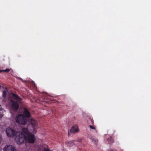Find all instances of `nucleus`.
<instances>
[{
    "instance_id": "1",
    "label": "nucleus",
    "mask_w": 151,
    "mask_h": 151,
    "mask_svg": "<svg viewBox=\"0 0 151 151\" xmlns=\"http://www.w3.org/2000/svg\"><path fill=\"white\" fill-rule=\"evenodd\" d=\"M37 125V122L31 119L29 121L27 128L22 129V132L27 135V136H25L26 141L29 143H33L35 141V135L33 134L35 132V128Z\"/></svg>"
},
{
    "instance_id": "2",
    "label": "nucleus",
    "mask_w": 151,
    "mask_h": 151,
    "mask_svg": "<svg viewBox=\"0 0 151 151\" xmlns=\"http://www.w3.org/2000/svg\"><path fill=\"white\" fill-rule=\"evenodd\" d=\"M15 136V140L18 144H21L26 141L25 135L19 132H18Z\"/></svg>"
},
{
    "instance_id": "3",
    "label": "nucleus",
    "mask_w": 151,
    "mask_h": 151,
    "mask_svg": "<svg viewBox=\"0 0 151 151\" xmlns=\"http://www.w3.org/2000/svg\"><path fill=\"white\" fill-rule=\"evenodd\" d=\"M15 119L18 124L25 125L27 122V119L22 114H18L16 116Z\"/></svg>"
},
{
    "instance_id": "4",
    "label": "nucleus",
    "mask_w": 151,
    "mask_h": 151,
    "mask_svg": "<svg viewBox=\"0 0 151 151\" xmlns=\"http://www.w3.org/2000/svg\"><path fill=\"white\" fill-rule=\"evenodd\" d=\"M18 101L11 99L9 103V105L10 109L14 111H17L19 108V104Z\"/></svg>"
},
{
    "instance_id": "5",
    "label": "nucleus",
    "mask_w": 151,
    "mask_h": 151,
    "mask_svg": "<svg viewBox=\"0 0 151 151\" xmlns=\"http://www.w3.org/2000/svg\"><path fill=\"white\" fill-rule=\"evenodd\" d=\"M6 132L7 136L9 137H15L17 135L16 134L18 132L10 127H8L6 129Z\"/></svg>"
},
{
    "instance_id": "6",
    "label": "nucleus",
    "mask_w": 151,
    "mask_h": 151,
    "mask_svg": "<svg viewBox=\"0 0 151 151\" xmlns=\"http://www.w3.org/2000/svg\"><path fill=\"white\" fill-rule=\"evenodd\" d=\"M78 131L79 129L77 125H75L72 127L70 131L68 132V135H70V133L77 132Z\"/></svg>"
},
{
    "instance_id": "7",
    "label": "nucleus",
    "mask_w": 151,
    "mask_h": 151,
    "mask_svg": "<svg viewBox=\"0 0 151 151\" xmlns=\"http://www.w3.org/2000/svg\"><path fill=\"white\" fill-rule=\"evenodd\" d=\"M16 149L12 145L6 146L4 148V151H16Z\"/></svg>"
},
{
    "instance_id": "8",
    "label": "nucleus",
    "mask_w": 151,
    "mask_h": 151,
    "mask_svg": "<svg viewBox=\"0 0 151 151\" xmlns=\"http://www.w3.org/2000/svg\"><path fill=\"white\" fill-rule=\"evenodd\" d=\"M22 114L26 118H29L31 116V114L29 111L28 109L26 108H24V109L23 114Z\"/></svg>"
},
{
    "instance_id": "9",
    "label": "nucleus",
    "mask_w": 151,
    "mask_h": 151,
    "mask_svg": "<svg viewBox=\"0 0 151 151\" xmlns=\"http://www.w3.org/2000/svg\"><path fill=\"white\" fill-rule=\"evenodd\" d=\"M12 94L14 100H16V101H18V102H19L21 101V98L19 97L18 95L14 93H12Z\"/></svg>"
},
{
    "instance_id": "10",
    "label": "nucleus",
    "mask_w": 151,
    "mask_h": 151,
    "mask_svg": "<svg viewBox=\"0 0 151 151\" xmlns=\"http://www.w3.org/2000/svg\"><path fill=\"white\" fill-rule=\"evenodd\" d=\"M75 142V141L74 140H72L67 142V145L68 146L70 147L72 146L74 144Z\"/></svg>"
},
{
    "instance_id": "11",
    "label": "nucleus",
    "mask_w": 151,
    "mask_h": 151,
    "mask_svg": "<svg viewBox=\"0 0 151 151\" xmlns=\"http://www.w3.org/2000/svg\"><path fill=\"white\" fill-rule=\"evenodd\" d=\"M107 140L109 142L108 143L110 144L114 142V140L111 137L108 138Z\"/></svg>"
},
{
    "instance_id": "12",
    "label": "nucleus",
    "mask_w": 151,
    "mask_h": 151,
    "mask_svg": "<svg viewBox=\"0 0 151 151\" xmlns=\"http://www.w3.org/2000/svg\"><path fill=\"white\" fill-rule=\"evenodd\" d=\"M98 140L97 139L93 138L92 139V142L95 145H97V144Z\"/></svg>"
},
{
    "instance_id": "13",
    "label": "nucleus",
    "mask_w": 151,
    "mask_h": 151,
    "mask_svg": "<svg viewBox=\"0 0 151 151\" xmlns=\"http://www.w3.org/2000/svg\"><path fill=\"white\" fill-rule=\"evenodd\" d=\"M3 97L5 98L6 96V94L5 91H3Z\"/></svg>"
},
{
    "instance_id": "14",
    "label": "nucleus",
    "mask_w": 151,
    "mask_h": 151,
    "mask_svg": "<svg viewBox=\"0 0 151 151\" xmlns=\"http://www.w3.org/2000/svg\"><path fill=\"white\" fill-rule=\"evenodd\" d=\"M10 71V69L9 68H6L5 70H0V72L3 71L6 72H8Z\"/></svg>"
},
{
    "instance_id": "15",
    "label": "nucleus",
    "mask_w": 151,
    "mask_h": 151,
    "mask_svg": "<svg viewBox=\"0 0 151 151\" xmlns=\"http://www.w3.org/2000/svg\"><path fill=\"white\" fill-rule=\"evenodd\" d=\"M89 127L91 129H96L95 127L94 126H92L90 125H89Z\"/></svg>"
},
{
    "instance_id": "16",
    "label": "nucleus",
    "mask_w": 151,
    "mask_h": 151,
    "mask_svg": "<svg viewBox=\"0 0 151 151\" xmlns=\"http://www.w3.org/2000/svg\"><path fill=\"white\" fill-rule=\"evenodd\" d=\"M3 116V112L2 111H0V118H2Z\"/></svg>"
},
{
    "instance_id": "17",
    "label": "nucleus",
    "mask_w": 151,
    "mask_h": 151,
    "mask_svg": "<svg viewBox=\"0 0 151 151\" xmlns=\"http://www.w3.org/2000/svg\"><path fill=\"white\" fill-rule=\"evenodd\" d=\"M90 121L91 122V124L92 125H94V121L93 120L91 119H90Z\"/></svg>"
},
{
    "instance_id": "18",
    "label": "nucleus",
    "mask_w": 151,
    "mask_h": 151,
    "mask_svg": "<svg viewBox=\"0 0 151 151\" xmlns=\"http://www.w3.org/2000/svg\"><path fill=\"white\" fill-rule=\"evenodd\" d=\"M116 150H111L110 151H116Z\"/></svg>"
},
{
    "instance_id": "19",
    "label": "nucleus",
    "mask_w": 151,
    "mask_h": 151,
    "mask_svg": "<svg viewBox=\"0 0 151 151\" xmlns=\"http://www.w3.org/2000/svg\"><path fill=\"white\" fill-rule=\"evenodd\" d=\"M82 142V140L81 139H80L79 141V142Z\"/></svg>"
}]
</instances>
